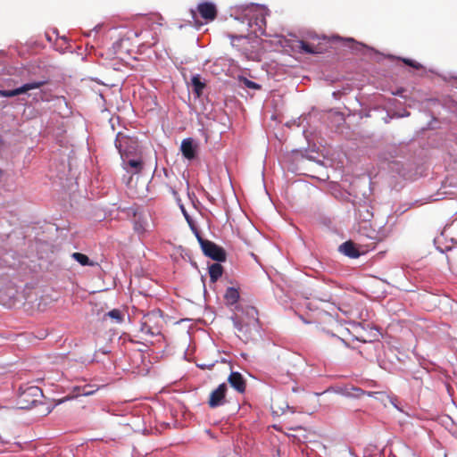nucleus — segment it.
I'll list each match as a JSON object with an SVG mask.
<instances>
[{"label":"nucleus","mask_w":457,"mask_h":457,"mask_svg":"<svg viewBox=\"0 0 457 457\" xmlns=\"http://www.w3.org/2000/svg\"><path fill=\"white\" fill-rule=\"evenodd\" d=\"M267 15L268 10L264 6L253 4L231 8V16L245 27L242 30H251L256 36L264 34Z\"/></svg>","instance_id":"f257e3e1"},{"label":"nucleus","mask_w":457,"mask_h":457,"mask_svg":"<svg viewBox=\"0 0 457 457\" xmlns=\"http://www.w3.org/2000/svg\"><path fill=\"white\" fill-rule=\"evenodd\" d=\"M232 320L238 337L243 341H248L258 332V312L254 307L248 306L243 311L242 316L235 315Z\"/></svg>","instance_id":"f03ea898"},{"label":"nucleus","mask_w":457,"mask_h":457,"mask_svg":"<svg viewBox=\"0 0 457 457\" xmlns=\"http://www.w3.org/2000/svg\"><path fill=\"white\" fill-rule=\"evenodd\" d=\"M130 141L131 140L129 138L126 137L125 136H123L121 134H119L117 136V138L115 141V145L121 155L124 169L127 170V171H129V172L137 173L142 169L141 160H139V159H128L127 160L129 151L126 148H124V145H127Z\"/></svg>","instance_id":"7ed1b4c3"},{"label":"nucleus","mask_w":457,"mask_h":457,"mask_svg":"<svg viewBox=\"0 0 457 457\" xmlns=\"http://www.w3.org/2000/svg\"><path fill=\"white\" fill-rule=\"evenodd\" d=\"M195 237L201 245L204 253L217 262H223L226 259V253L224 250L215 245L214 243L204 240L199 234L198 230H195Z\"/></svg>","instance_id":"20e7f679"},{"label":"nucleus","mask_w":457,"mask_h":457,"mask_svg":"<svg viewBox=\"0 0 457 457\" xmlns=\"http://www.w3.org/2000/svg\"><path fill=\"white\" fill-rule=\"evenodd\" d=\"M158 317L157 313L151 312L144 317V321L141 324L142 333L149 336H158L161 334V327L158 322H154Z\"/></svg>","instance_id":"39448f33"},{"label":"nucleus","mask_w":457,"mask_h":457,"mask_svg":"<svg viewBox=\"0 0 457 457\" xmlns=\"http://www.w3.org/2000/svg\"><path fill=\"white\" fill-rule=\"evenodd\" d=\"M45 84L44 81H34L26 83L20 87L12 90H0V96L2 97H13L21 94L27 93L29 90L39 88Z\"/></svg>","instance_id":"423d86ee"},{"label":"nucleus","mask_w":457,"mask_h":457,"mask_svg":"<svg viewBox=\"0 0 457 457\" xmlns=\"http://www.w3.org/2000/svg\"><path fill=\"white\" fill-rule=\"evenodd\" d=\"M227 389V385L225 383H222L211 393L208 403L212 408H216L225 403V395Z\"/></svg>","instance_id":"0eeeda50"},{"label":"nucleus","mask_w":457,"mask_h":457,"mask_svg":"<svg viewBox=\"0 0 457 457\" xmlns=\"http://www.w3.org/2000/svg\"><path fill=\"white\" fill-rule=\"evenodd\" d=\"M197 9L202 18L206 21H212L216 17L217 10L215 4L212 3H201L198 4Z\"/></svg>","instance_id":"6e6552de"},{"label":"nucleus","mask_w":457,"mask_h":457,"mask_svg":"<svg viewBox=\"0 0 457 457\" xmlns=\"http://www.w3.org/2000/svg\"><path fill=\"white\" fill-rule=\"evenodd\" d=\"M335 392L344 396L353 398H359L365 394V391L353 386H340L337 387Z\"/></svg>","instance_id":"1a4fd4ad"},{"label":"nucleus","mask_w":457,"mask_h":457,"mask_svg":"<svg viewBox=\"0 0 457 457\" xmlns=\"http://www.w3.org/2000/svg\"><path fill=\"white\" fill-rule=\"evenodd\" d=\"M228 383L238 393H244L245 390V382L243 376L239 372H231L228 378Z\"/></svg>","instance_id":"9d476101"},{"label":"nucleus","mask_w":457,"mask_h":457,"mask_svg":"<svg viewBox=\"0 0 457 457\" xmlns=\"http://www.w3.org/2000/svg\"><path fill=\"white\" fill-rule=\"evenodd\" d=\"M182 154L185 158L192 160L195 156V145L192 138H185L180 146Z\"/></svg>","instance_id":"9b49d317"},{"label":"nucleus","mask_w":457,"mask_h":457,"mask_svg":"<svg viewBox=\"0 0 457 457\" xmlns=\"http://www.w3.org/2000/svg\"><path fill=\"white\" fill-rule=\"evenodd\" d=\"M339 250L342 253L350 258H357L360 256V252L356 248L355 245L351 241L342 244L339 246Z\"/></svg>","instance_id":"f8f14e48"},{"label":"nucleus","mask_w":457,"mask_h":457,"mask_svg":"<svg viewBox=\"0 0 457 457\" xmlns=\"http://www.w3.org/2000/svg\"><path fill=\"white\" fill-rule=\"evenodd\" d=\"M148 222H147V217L146 216H137L135 219L134 221V228L138 233H144L148 228Z\"/></svg>","instance_id":"ddd939ff"},{"label":"nucleus","mask_w":457,"mask_h":457,"mask_svg":"<svg viewBox=\"0 0 457 457\" xmlns=\"http://www.w3.org/2000/svg\"><path fill=\"white\" fill-rule=\"evenodd\" d=\"M298 46L302 52L306 54H320L322 51L321 48L313 46L312 45L303 40L298 42Z\"/></svg>","instance_id":"4468645a"},{"label":"nucleus","mask_w":457,"mask_h":457,"mask_svg":"<svg viewBox=\"0 0 457 457\" xmlns=\"http://www.w3.org/2000/svg\"><path fill=\"white\" fill-rule=\"evenodd\" d=\"M228 304H234L239 299V293L234 287H228L224 295Z\"/></svg>","instance_id":"2eb2a0df"},{"label":"nucleus","mask_w":457,"mask_h":457,"mask_svg":"<svg viewBox=\"0 0 457 457\" xmlns=\"http://www.w3.org/2000/svg\"><path fill=\"white\" fill-rule=\"evenodd\" d=\"M222 267L220 263H213L209 267V274L212 281H216L222 275Z\"/></svg>","instance_id":"dca6fc26"},{"label":"nucleus","mask_w":457,"mask_h":457,"mask_svg":"<svg viewBox=\"0 0 457 457\" xmlns=\"http://www.w3.org/2000/svg\"><path fill=\"white\" fill-rule=\"evenodd\" d=\"M191 83L195 93L197 95V96H200L204 87V84L201 81L200 77L198 75L193 76L191 79Z\"/></svg>","instance_id":"f3484780"},{"label":"nucleus","mask_w":457,"mask_h":457,"mask_svg":"<svg viewBox=\"0 0 457 457\" xmlns=\"http://www.w3.org/2000/svg\"><path fill=\"white\" fill-rule=\"evenodd\" d=\"M71 256L82 266H92L94 264L93 262H91L86 254L80 253H73Z\"/></svg>","instance_id":"a211bd4d"},{"label":"nucleus","mask_w":457,"mask_h":457,"mask_svg":"<svg viewBox=\"0 0 457 457\" xmlns=\"http://www.w3.org/2000/svg\"><path fill=\"white\" fill-rule=\"evenodd\" d=\"M42 395V391L37 386H30L27 388L22 394L21 397H26L27 395H32L34 397H38Z\"/></svg>","instance_id":"6ab92c4d"},{"label":"nucleus","mask_w":457,"mask_h":457,"mask_svg":"<svg viewBox=\"0 0 457 457\" xmlns=\"http://www.w3.org/2000/svg\"><path fill=\"white\" fill-rule=\"evenodd\" d=\"M107 316H109L111 319L114 320L117 323L122 322L123 316L120 310L113 309L107 312Z\"/></svg>","instance_id":"aec40b11"},{"label":"nucleus","mask_w":457,"mask_h":457,"mask_svg":"<svg viewBox=\"0 0 457 457\" xmlns=\"http://www.w3.org/2000/svg\"><path fill=\"white\" fill-rule=\"evenodd\" d=\"M386 398L388 399L389 403H391V404H392V405H393V406H394L397 411H401V412H403V413H405V414H406V415H408V416L410 415V413H409L407 411H405V410L403 409V406H401V405H399V404H398L396 398H395V397H390V396H386Z\"/></svg>","instance_id":"412c9836"},{"label":"nucleus","mask_w":457,"mask_h":457,"mask_svg":"<svg viewBox=\"0 0 457 457\" xmlns=\"http://www.w3.org/2000/svg\"><path fill=\"white\" fill-rule=\"evenodd\" d=\"M181 210L183 212V214H184L188 225L190 226L192 231L195 235V230H197V228L195 227V224H194L192 219L190 218V216L187 214V212H186V210L183 207H181Z\"/></svg>","instance_id":"4be33fe9"},{"label":"nucleus","mask_w":457,"mask_h":457,"mask_svg":"<svg viewBox=\"0 0 457 457\" xmlns=\"http://www.w3.org/2000/svg\"><path fill=\"white\" fill-rule=\"evenodd\" d=\"M244 84L248 88H252V89H258V88H260V86L257 83H255V82H253L252 80H249L247 79H244Z\"/></svg>","instance_id":"5701e85b"},{"label":"nucleus","mask_w":457,"mask_h":457,"mask_svg":"<svg viewBox=\"0 0 457 457\" xmlns=\"http://www.w3.org/2000/svg\"><path fill=\"white\" fill-rule=\"evenodd\" d=\"M403 61L404 63H406L407 65L411 66L413 68L420 69L421 67L420 64H419L418 62H416L411 59H403Z\"/></svg>","instance_id":"b1692460"},{"label":"nucleus","mask_w":457,"mask_h":457,"mask_svg":"<svg viewBox=\"0 0 457 457\" xmlns=\"http://www.w3.org/2000/svg\"><path fill=\"white\" fill-rule=\"evenodd\" d=\"M229 37L231 39V44L233 46H235V40H240V39H245V37L243 36H233V35H229Z\"/></svg>","instance_id":"393cba45"},{"label":"nucleus","mask_w":457,"mask_h":457,"mask_svg":"<svg viewBox=\"0 0 457 457\" xmlns=\"http://www.w3.org/2000/svg\"><path fill=\"white\" fill-rule=\"evenodd\" d=\"M364 395H369L370 397H375L376 395H382V394L381 393H378V392H365Z\"/></svg>","instance_id":"a878e982"},{"label":"nucleus","mask_w":457,"mask_h":457,"mask_svg":"<svg viewBox=\"0 0 457 457\" xmlns=\"http://www.w3.org/2000/svg\"><path fill=\"white\" fill-rule=\"evenodd\" d=\"M90 394H91V392H90V391H84V392L82 393V395H90Z\"/></svg>","instance_id":"bb28decb"},{"label":"nucleus","mask_w":457,"mask_h":457,"mask_svg":"<svg viewBox=\"0 0 457 457\" xmlns=\"http://www.w3.org/2000/svg\"><path fill=\"white\" fill-rule=\"evenodd\" d=\"M99 29H100V25H97V26H96V27H95V29H95L96 31H97Z\"/></svg>","instance_id":"cd10ccee"},{"label":"nucleus","mask_w":457,"mask_h":457,"mask_svg":"<svg viewBox=\"0 0 457 457\" xmlns=\"http://www.w3.org/2000/svg\"><path fill=\"white\" fill-rule=\"evenodd\" d=\"M191 12H192L193 17H195V12L194 11H192Z\"/></svg>","instance_id":"c85d7f7f"}]
</instances>
